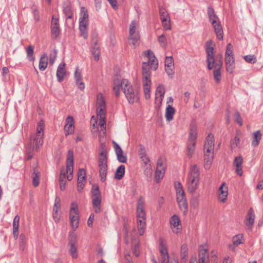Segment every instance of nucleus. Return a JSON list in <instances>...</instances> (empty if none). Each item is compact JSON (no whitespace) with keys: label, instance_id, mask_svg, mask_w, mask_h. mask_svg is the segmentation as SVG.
<instances>
[{"label":"nucleus","instance_id":"f257e3e1","mask_svg":"<svg viewBox=\"0 0 263 263\" xmlns=\"http://www.w3.org/2000/svg\"><path fill=\"white\" fill-rule=\"evenodd\" d=\"M143 54L147 59V62L142 63V82L143 90L146 99H149L151 97L150 90L152 82L151 80V72L149 70V66L152 69L156 70L158 67V61L154 52L151 50L145 51Z\"/></svg>","mask_w":263,"mask_h":263},{"label":"nucleus","instance_id":"f03ea898","mask_svg":"<svg viewBox=\"0 0 263 263\" xmlns=\"http://www.w3.org/2000/svg\"><path fill=\"white\" fill-rule=\"evenodd\" d=\"M121 88L123 90L129 103H133L138 101L139 97L138 90L134 89L127 80L115 78L112 89L117 97L120 95Z\"/></svg>","mask_w":263,"mask_h":263},{"label":"nucleus","instance_id":"7ed1b4c3","mask_svg":"<svg viewBox=\"0 0 263 263\" xmlns=\"http://www.w3.org/2000/svg\"><path fill=\"white\" fill-rule=\"evenodd\" d=\"M44 128V121L41 120L37 123L36 133L31 134L30 136L29 145L26 149L28 159H31L34 155V152H37L42 146Z\"/></svg>","mask_w":263,"mask_h":263},{"label":"nucleus","instance_id":"20e7f679","mask_svg":"<svg viewBox=\"0 0 263 263\" xmlns=\"http://www.w3.org/2000/svg\"><path fill=\"white\" fill-rule=\"evenodd\" d=\"M108 152L104 144L101 143L99 149L98 168L101 181L104 182L107 173Z\"/></svg>","mask_w":263,"mask_h":263},{"label":"nucleus","instance_id":"39448f33","mask_svg":"<svg viewBox=\"0 0 263 263\" xmlns=\"http://www.w3.org/2000/svg\"><path fill=\"white\" fill-rule=\"evenodd\" d=\"M200 173L198 167L196 164L192 165L189 170L186 180L187 191L190 193L195 192L199 186Z\"/></svg>","mask_w":263,"mask_h":263},{"label":"nucleus","instance_id":"423d86ee","mask_svg":"<svg viewBox=\"0 0 263 263\" xmlns=\"http://www.w3.org/2000/svg\"><path fill=\"white\" fill-rule=\"evenodd\" d=\"M92 203L95 213H99L101 211V204L102 201L101 193L97 185H93L91 189Z\"/></svg>","mask_w":263,"mask_h":263},{"label":"nucleus","instance_id":"0eeeda50","mask_svg":"<svg viewBox=\"0 0 263 263\" xmlns=\"http://www.w3.org/2000/svg\"><path fill=\"white\" fill-rule=\"evenodd\" d=\"M79 212L78 204L73 202L71 203L69 210V219L72 229L75 231L79 224Z\"/></svg>","mask_w":263,"mask_h":263},{"label":"nucleus","instance_id":"6e6552de","mask_svg":"<svg viewBox=\"0 0 263 263\" xmlns=\"http://www.w3.org/2000/svg\"><path fill=\"white\" fill-rule=\"evenodd\" d=\"M197 135V127L195 125L191 126L187 143V155L191 157L194 152Z\"/></svg>","mask_w":263,"mask_h":263},{"label":"nucleus","instance_id":"1a4fd4ad","mask_svg":"<svg viewBox=\"0 0 263 263\" xmlns=\"http://www.w3.org/2000/svg\"><path fill=\"white\" fill-rule=\"evenodd\" d=\"M205 51L206 53V62L207 63L208 68L209 70H211L214 68V65L215 64L214 47L212 46V41L209 40L206 41Z\"/></svg>","mask_w":263,"mask_h":263},{"label":"nucleus","instance_id":"9d476101","mask_svg":"<svg viewBox=\"0 0 263 263\" xmlns=\"http://www.w3.org/2000/svg\"><path fill=\"white\" fill-rule=\"evenodd\" d=\"M190 263H210L209 255L207 248L204 246L199 247L198 257L197 260L196 258H191Z\"/></svg>","mask_w":263,"mask_h":263},{"label":"nucleus","instance_id":"9b49d317","mask_svg":"<svg viewBox=\"0 0 263 263\" xmlns=\"http://www.w3.org/2000/svg\"><path fill=\"white\" fill-rule=\"evenodd\" d=\"M214 149L213 147H204V167L206 170L210 168L213 162Z\"/></svg>","mask_w":263,"mask_h":263},{"label":"nucleus","instance_id":"f8f14e48","mask_svg":"<svg viewBox=\"0 0 263 263\" xmlns=\"http://www.w3.org/2000/svg\"><path fill=\"white\" fill-rule=\"evenodd\" d=\"M78 243L76 235L73 233L69 234V242L70 246L69 252L73 258H77L78 257L77 247V244Z\"/></svg>","mask_w":263,"mask_h":263},{"label":"nucleus","instance_id":"ddd939ff","mask_svg":"<svg viewBox=\"0 0 263 263\" xmlns=\"http://www.w3.org/2000/svg\"><path fill=\"white\" fill-rule=\"evenodd\" d=\"M159 251L161 257V263H172L173 261H177L176 259L169 257L167 247L162 241L160 242Z\"/></svg>","mask_w":263,"mask_h":263},{"label":"nucleus","instance_id":"4468645a","mask_svg":"<svg viewBox=\"0 0 263 263\" xmlns=\"http://www.w3.org/2000/svg\"><path fill=\"white\" fill-rule=\"evenodd\" d=\"M73 153L71 150L68 151L67 159V166H66V173H69L67 176V178L68 180H71L72 178L73 173Z\"/></svg>","mask_w":263,"mask_h":263},{"label":"nucleus","instance_id":"2eb2a0df","mask_svg":"<svg viewBox=\"0 0 263 263\" xmlns=\"http://www.w3.org/2000/svg\"><path fill=\"white\" fill-rule=\"evenodd\" d=\"M50 28L52 36L56 39L60 34V28L59 18L55 15L52 17Z\"/></svg>","mask_w":263,"mask_h":263},{"label":"nucleus","instance_id":"dca6fc26","mask_svg":"<svg viewBox=\"0 0 263 263\" xmlns=\"http://www.w3.org/2000/svg\"><path fill=\"white\" fill-rule=\"evenodd\" d=\"M165 172V166L163 165L162 160L158 159L157 163V169L155 172V180L159 182L163 178Z\"/></svg>","mask_w":263,"mask_h":263},{"label":"nucleus","instance_id":"f3484780","mask_svg":"<svg viewBox=\"0 0 263 263\" xmlns=\"http://www.w3.org/2000/svg\"><path fill=\"white\" fill-rule=\"evenodd\" d=\"M106 112V101L103 94L99 93L97 96V113Z\"/></svg>","mask_w":263,"mask_h":263},{"label":"nucleus","instance_id":"a211bd4d","mask_svg":"<svg viewBox=\"0 0 263 263\" xmlns=\"http://www.w3.org/2000/svg\"><path fill=\"white\" fill-rule=\"evenodd\" d=\"M170 224L172 231L176 234L181 232L182 226L179 218L176 215H173L170 219Z\"/></svg>","mask_w":263,"mask_h":263},{"label":"nucleus","instance_id":"6ab92c4d","mask_svg":"<svg viewBox=\"0 0 263 263\" xmlns=\"http://www.w3.org/2000/svg\"><path fill=\"white\" fill-rule=\"evenodd\" d=\"M228 195V187L225 182H223L218 190V199L222 203H225L227 200Z\"/></svg>","mask_w":263,"mask_h":263},{"label":"nucleus","instance_id":"aec40b11","mask_svg":"<svg viewBox=\"0 0 263 263\" xmlns=\"http://www.w3.org/2000/svg\"><path fill=\"white\" fill-rule=\"evenodd\" d=\"M145 201L142 197H140L137 205V218H146V213L144 210Z\"/></svg>","mask_w":263,"mask_h":263},{"label":"nucleus","instance_id":"412c9836","mask_svg":"<svg viewBox=\"0 0 263 263\" xmlns=\"http://www.w3.org/2000/svg\"><path fill=\"white\" fill-rule=\"evenodd\" d=\"M114 148L117 155L118 160L121 163H125L127 157L123 154V152L121 147L116 142L113 141Z\"/></svg>","mask_w":263,"mask_h":263},{"label":"nucleus","instance_id":"4be33fe9","mask_svg":"<svg viewBox=\"0 0 263 263\" xmlns=\"http://www.w3.org/2000/svg\"><path fill=\"white\" fill-rule=\"evenodd\" d=\"M222 66V62L221 60L215 63L214 65V70L213 71V75L215 81L217 83H219L221 79V69Z\"/></svg>","mask_w":263,"mask_h":263},{"label":"nucleus","instance_id":"5701e85b","mask_svg":"<svg viewBox=\"0 0 263 263\" xmlns=\"http://www.w3.org/2000/svg\"><path fill=\"white\" fill-rule=\"evenodd\" d=\"M175 187L176 191V198L177 202L186 199L184 190L180 182H176Z\"/></svg>","mask_w":263,"mask_h":263},{"label":"nucleus","instance_id":"b1692460","mask_svg":"<svg viewBox=\"0 0 263 263\" xmlns=\"http://www.w3.org/2000/svg\"><path fill=\"white\" fill-rule=\"evenodd\" d=\"M226 70L229 73H233L235 68L234 57L225 58Z\"/></svg>","mask_w":263,"mask_h":263},{"label":"nucleus","instance_id":"393cba45","mask_svg":"<svg viewBox=\"0 0 263 263\" xmlns=\"http://www.w3.org/2000/svg\"><path fill=\"white\" fill-rule=\"evenodd\" d=\"M212 25L217 38L219 40H222L223 39V31L220 22H217L216 23L212 24Z\"/></svg>","mask_w":263,"mask_h":263},{"label":"nucleus","instance_id":"a878e982","mask_svg":"<svg viewBox=\"0 0 263 263\" xmlns=\"http://www.w3.org/2000/svg\"><path fill=\"white\" fill-rule=\"evenodd\" d=\"M66 74L65 64L62 63L60 64L57 69L56 76L58 81L60 82H62Z\"/></svg>","mask_w":263,"mask_h":263},{"label":"nucleus","instance_id":"bb28decb","mask_svg":"<svg viewBox=\"0 0 263 263\" xmlns=\"http://www.w3.org/2000/svg\"><path fill=\"white\" fill-rule=\"evenodd\" d=\"M254 219L255 215L253 209L251 208L248 212L246 221V225L248 228L250 229L252 227L254 224Z\"/></svg>","mask_w":263,"mask_h":263},{"label":"nucleus","instance_id":"cd10ccee","mask_svg":"<svg viewBox=\"0 0 263 263\" xmlns=\"http://www.w3.org/2000/svg\"><path fill=\"white\" fill-rule=\"evenodd\" d=\"M175 112V109L171 105H168L165 110V117L166 120L167 122H170L173 120V117Z\"/></svg>","mask_w":263,"mask_h":263},{"label":"nucleus","instance_id":"c85d7f7f","mask_svg":"<svg viewBox=\"0 0 263 263\" xmlns=\"http://www.w3.org/2000/svg\"><path fill=\"white\" fill-rule=\"evenodd\" d=\"M208 14L209 16V21L211 24H214L217 22H220L219 18L216 15L214 9L211 7H208Z\"/></svg>","mask_w":263,"mask_h":263},{"label":"nucleus","instance_id":"c756f323","mask_svg":"<svg viewBox=\"0 0 263 263\" xmlns=\"http://www.w3.org/2000/svg\"><path fill=\"white\" fill-rule=\"evenodd\" d=\"M48 58L47 54H44L42 55L39 65V68L40 70L44 71L45 70L48 65Z\"/></svg>","mask_w":263,"mask_h":263},{"label":"nucleus","instance_id":"7c9ffc66","mask_svg":"<svg viewBox=\"0 0 263 263\" xmlns=\"http://www.w3.org/2000/svg\"><path fill=\"white\" fill-rule=\"evenodd\" d=\"M253 135L252 145L254 147H256L258 145L261 139L262 135L261 132L258 130L253 133Z\"/></svg>","mask_w":263,"mask_h":263},{"label":"nucleus","instance_id":"2f4dec72","mask_svg":"<svg viewBox=\"0 0 263 263\" xmlns=\"http://www.w3.org/2000/svg\"><path fill=\"white\" fill-rule=\"evenodd\" d=\"M137 226L139 234L142 235L145 229L146 218H137Z\"/></svg>","mask_w":263,"mask_h":263},{"label":"nucleus","instance_id":"473e14b6","mask_svg":"<svg viewBox=\"0 0 263 263\" xmlns=\"http://www.w3.org/2000/svg\"><path fill=\"white\" fill-rule=\"evenodd\" d=\"M66 173L64 168H63L61 170L60 175L59 177L60 181V187L61 191H64L65 189L66 186Z\"/></svg>","mask_w":263,"mask_h":263},{"label":"nucleus","instance_id":"72a5a7b5","mask_svg":"<svg viewBox=\"0 0 263 263\" xmlns=\"http://www.w3.org/2000/svg\"><path fill=\"white\" fill-rule=\"evenodd\" d=\"M80 16L79 23L84 22L85 24H88V13L84 7L81 8Z\"/></svg>","mask_w":263,"mask_h":263},{"label":"nucleus","instance_id":"f704fd0d","mask_svg":"<svg viewBox=\"0 0 263 263\" xmlns=\"http://www.w3.org/2000/svg\"><path fill=\"white\" fill-rule=\"evenodd\" d=\"M88 24H85L84 22L79 23V30L81 35L84 38L88 37Z\"/></svg>","mask_w":263,"mask_h":263},{"label":"nucleus","instance_id":"c9c22d12","mask_svg":"<svg viewBox=\"0 0 263 263\" xmlns=\"http://www.w3.org/2000/svg\"><path fill=\"white\" fill-rule=\"evenodd\" d=\"M188 248L186 245L183 244L181 246L180 250L181 260L185 261L187 259Z\"/></svg>","mask_w":263,"mask_h":263},{"label":"nucleus","instance_id":"e433bc0d","mask_svg":"<svg viewBox=\"0 0 263 263\" xmlns=\"http://www.w3.org/2000/svg\"><path fill=\"white\" fill-rule=\"evenodd\" d=\"M97 117L99 119V125L103 129H105L106 112L97 113Z\"/></svg>","mask_w":263,"mask_h":263},{"label":"nucleus","instance_id":"4c0bfd02","mask_svg":"<svg viewBox=\"0 0 263 263\" xmlns=\"http://www.w3.org/2000/svg\"><path fill=\"white\" fill-rule=\"evenodd\" d=\"M125 173V166L123 165H121L115 173V178L118 180L122 179Z\"/></svg>","mask_w":263,"mask_h":263},{"label":"nucleus","instance_id":"58836bf2","mask_svg":"<svg viewBox=\"0 0 263 263\" xmlns=\"http://www.w3.org/2000/svg\"><path fill=\"white\" fill-rule=\"evenodd\" d=\"M204 147L214 148V136L212 134H209L206 137Z\"/></svg>","mask_w":263,"mask_h":263},{"label":"nucleus","instance_id":"ea45409f","mask_svg":"<svg viewBox=\"0 0 263 263\" xmlns=\"http://www.w3.org/2000/svg\"><path fill=\"white\" fill-rule=\"evenodd\" d=\"M135 35H139V33L136 31V23L135 21H133L129 26V35L133 36Z\"/></svg>","mask_w":263,"mask_h":263},{"label":"nucleus","instance_id":"a19ab883","mask_svg":"<svg viewBox=\"0 0 263 263\" xmlns=\"http://www.w3.org/2000/svg\"><path fill=\"white\" fill-rule=\"evenodd\" d=\"M240 143V138L236 136L235 137L231 139L230 141V147L232 150H234L236 148L238 147Z\"/></svg>","mask_w":263,"mask_h":263},{"label":"nucleus","instance_id":"79ce46f5","mask_svg":"<svg viewBox=\"0 0 263 263\" xmlns=\"http://www.w3.org/2000/svg\"><path fill=\"white\" fill-rule=\"evenodd\" d=\"M27 56L29 60L30 61H34L35 58L33 56L34 53V47L33 46L30 45L26 49Z\"/></svg>","mask_w":263,"mask_h":263},{"label":"nucleus","instance_id":"37998d69","mask_svg":"<svg viewBox=\"0 0 263 263\" xmlns=\"http://www.w3.org/2000/svg\"><path fill=\"white\" fill-rule=\"evenodd\" d=\"M139 38V35H135L133 36H129L128 43L129 45L134 48H136V46L138 45Z\"/></svg>","mask_w":263,"mask_h":263},{"label":"nucleus","instance_id":"c03bdc74","mask_svg":"<svg viewBox=\"0 0 263 263\" xmlns=\"http://www.w3.org/2000/svg\"><path fill=\"white\" fill-rule=\"evenodd\" d=\"M234 57L233 48L231 43H229L226 48L225 58Z\"/></svg>","mask_w":263,"mask_h":263},{"label":"nucleus","instance_id":"a18cd8bd","mask_svg":"<svg viewBox=\"0 0 263 263\" xmlns=\"http://www.w3.org/2000/svg\"><path fill=\"white\" fill-rule=\"evenodd\" d=\"M91 51L93 55L95 60L98 61L100 58V51L99 46H91Z\"/></svg>","mask_w":263,"mask_h":263},{"label":"nucleus","instance_id":"49530a36","mask_svg":"<svg viewBox=\"0 0 263 263\" xmlns=\"http://www.w3.org/2000/svg\"><path fill=\"white\" fill-rule=\"evenodd\" d=\"M40 183V173L37 170H34L33 174V185L37 186Z\"/></svg>","mask_w":263,"mask_h":263},{"label":"nucleus","instance_id":"de8ad7c7","mask_svg":"<svg viewBox=\"0 0 263 263\" xmlns=\"http://www.w3.org/2000/svg\"><path fill=\"white\" fill-rule=\"evenodd\" d=\"M159 13L161 21H166V20L170 18L168 14L164 8H161L159 10Z\"/></svg>","mask_w":263,"mask_h":263},{"label":"nucleus","instance_id":"09e8293b","mask_svg":"<svg viewBox=\"0 0 263 263\" xmlns=\"http://www.w3.org/2000/svg\"><path fill=\"white\" fill-rule=\"evenodd\" d=\"M243 235L242 234H238L234 236L233 238V243L234 246H238V245L242 243V239Z\"/></svg>","mask_w":263,"mask_h":263},{"label":"nucleus","instance_id":"8fccbe9b","mask_svg":"<svg viewBox=\"0 0 263 263\" xmlns=\"http://www.w3.org/2000/svg\"><path fill=\"white\" fill-rule=\"evenodd\" d=\"M85 171L83 169H80L78 174V182H84L85 180Z\"/></svg>","mask_w":263,"mask_h":263},{"label":"nucleus","instance_id":"3c124183","mask_svg":"<svg viewBox=\"0 0 263 263\" xmlns=\"http://www.w3.org/2000/svg\"><path fill=\"white\" fill-rule=\"evenodd\" d=\"M245 61L249 63L254 64L256 62L257 59L254 55L249 54L244 57Z\"/></svg>","mask_w":263,"mask_h":263},{"label":"nucleus","instance_id":"603ef678","mask_svg":"<svg viewBox=\"0 0 263 263\" xmlns=\"http://www.w3.org/2000/svg\"><path fill=\"white\" fill-rule=\"evenodd\" d=\"M64 12L67 18H71L73 16V12L71 8L69 6H67L64 8Z\"/></svg>","mask_w":263,"mask_h":263},{"label":"nucleus","instance_id":"864d4df0","mask_svg":"<svg viewBox=\"0 0 263 263\" xmlns=\"http://www.w3.org/2000/svg\"><path fill=\"white\" fill-rule=\"evenodd\" d=\"M164 94H165V89H164V86L162 85H159L157 87L155 95L164 97Z\"/></svg>","mask_w":263,"mask_h":263},{"label":"nucleus","instance_id":"5fc2aeb1","mask_svg":"<svg viewBox=\"0 0 263 263\" xmlns=\"http://www.w3.org/2000/svg\"><path fill=\"white\" fill-rule=\"evenodd\" d=\"M165 67H174V60L172 57H166L165 61Z\"/></svg>","mask_w":263,"mask_h":263},{"label":"nucleus","instance_id":"6e6d98bb","mask_svg":"<svg viewBox=\"0 0 263 263\" xmlns=\"http://www.w3.org/2000/svg\"><path fill=\"white\" fill-rule=\"evenodd\" d=\"M242 157L241 156H239L235 158L233 163L236 167H239V166H242Z\"/></svg>","mask_w":263,"mask_h":263},{"label":"nucleus","instance_id":"4d7b16f0","mask_svg":"<svg viewBox=\"0 0 263 263\" xmlns=\"http://www.w3.org/2000/svg\"><path fill=\"white\" fill-rule=\"evenodd\" d=\"M132 247H133V253L135 254L136 256H138L139 255V242H132Z\"/></svg>","mask_w":263,"mask_h":263},{"label":"nucleus","instance_id":"13d9d810","mask_svg":"<svg viewBox=\"0 0 263 263\" xmlns=\"http://www.w3.org/2000/svg\"><path fill=\"white\" fill-rule=\"evenodd\" d=\"M178 205L182 211L184 212H186L187 210V202L186 199L178 202Z\"/></svg>","mask_w":263,"mask_h":263},{"label":"nucleus","instance_id":"bf43d9fd","mask_svg":"<svg viewBox=\"0 0 263 263\" xmlns=\"http://www.w3.org/2000/svg\"><path fill=\"white\" fill-rule=\"evenodd\" d=\"M191 205L194 208L198 206L199 203V198L198 196H193L191 199Z\"/></svg>","mask_w":263,"mask_h":263},{"label":"nucleus","instance_id":"052dcab7","mask_svg":"<svg viewBox=\"0 0 263 263\" xmlns=\"http://www.w3.org/2000/svg\"><path fill=\"white\" fill-rule=\"evenodd\" d=\"M74 77L76 83H78L82 80L81 72L78 67L76 68L74 72Z\"/></svg>","mask_w":263,"mask_h":263},{"label":"nucleus","instance_id":"680f3d73","mask_svg":"<svg viewBox=\"0 0 263 263\" xmlns=\"http://www.w3.org/2000/svg\"><path fill=\"white\" fill-rule=\"evenodd\" d=\"M74 129V125H65L64 130L65 132L66 136L71 134L73 133Z\"/></svg>","mask_w":263,"mask_h":263},{"label":"nucleus","instance_id":"e2e57ef3","mask_svg":"<svg viewBox=\"0 0 263 263\" xmlns=\"http://www.w3.org/2000/svg\"><path fill=\"white\" fill-rule=\"evenodd\" d=\"M234 118L236 122H237L240 126L242 125V120L239 112L236 111L235 112Z\"/></svg>","mask_w":263,"mask_h":263},{"label":"nucleus","instance_id":"0e129e2a","mask_svg":"<svg viewBox=\"0 0 263 263\" xmlns=\"http://www.w3.org/2000/svg\"><path fill=\"white\" fill-rule=\"evenodd\" d=\"M58 211L59 210H57V208H53V218L55 222H59L60 219V215L58 213Z\"/></svg>","mask_w":263,"mask_h":263},{"label":"nucleus","instance_id":"69168bd1","mask_svg":"<svg viewBox=\"0 0 263 263\" xmlns=\"http://www.w3.org/2000/svg\"><path fill=\"white\" fill-rule=\"evenodd\" d=\"M25 240L26 239L25 235L23 234H21L20 236L19 241L20 248L22 250H24L25 248Z\"/></svg>","mask_w":263,"mask_h":263},{"label":"nucleus","instance_id":"338daca9","mask_svg":"<svg viewBox=\"0 0 263 263\" xmlns=\"http://www.w3.org/2000/svg\"><path fill=\"white\" fill-rule=\"evenodd\" d=\"M20 217L18 215L15 216L13 222V229L16 231L19 228Z\"/></svg>","mask_w":263,"mask_h":263},{"label":"nucleus","instance_id":"774afa93","mask_svg":"<svg viewBox=\"0 0 263 263\" xmlns=\"http://www.w3.org/2000/svg\"><path fill=\"white\" fill-rule=\"evenodd\" d=\"M162 26L165 30H170L171 28L170 24V19H167L166 21H162Z\"/></svg>","mask_w":263,"mask_h":263}]
</instances>
